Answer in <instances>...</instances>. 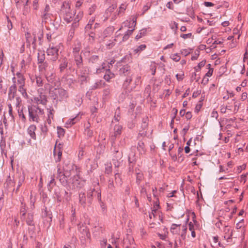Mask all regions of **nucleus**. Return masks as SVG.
Wrapping results in <instances>:
<instances>
[{"label":"nucleus","mask_w":248,"mask_h":248,"mask_svg":"<svg viewBox=\"0 0 248 248\" xmlns=\"http://www.w3.org/2000/svg\"><path fill=\"white\" fill-rule=\"evenodd\" d=\"M28 111L29 121L37 123H39L40 121V117L43 115L44 114L43 109L34 105L29 106L28 107Z\"/></svg>","instance_id":"1"},{"label":"nucleus","mask_w":248,"mask_h":248,"mask_svg":"<svg viewBox=\"0 0 248 248\" xmlns=\"http://www.w3.org/2000/svg\"><path fill=\"white\" fill-rule=\"evenodd\" d=\"M187 227L186 225L172 224L170 228V232L173 235H180L182 239L186 238Z\"/></svg>","instance_id":"2"},{"label":"nucleus","mask_w":248,"mask_h":248,"mask_svg":"<svg viewBox=\"0 0 248 248\" xmlns=\"http://www.w3.org/2000/svg\"><path fill=\"white\" fill-rule=\"evenodd\" d=\"M17 76V80L16 77L13 78V81L14 85L10 88L9 95H12V97H14L15 93L16 91V86H25V78L24 76L20 73L17 72L16 74Z\"/></svg>","instance_id":"3"},{"label":"nucleus","mask_w":248,"mask_h":248,"mask_svg":"<svg viewBox=\"0 0 248 248\" xmlns=\"http://www.w3.org/2000/svg\"><path fill=\"white\" fill-rule=\"evenodd\" d=\"M136 21L137 17L136 16H133L131 20H127L123 23L119 31H126L127 30L131 29H134V30L136 25Z\"/></svg>","instance_id":"4"},{"label":"nucleus","mask_w":248,"mask_h":248,"mask_svg":"<svg viewBox=\"0 0 248 248\" xmlns=\"http://www.w3.org/2000/svg\"><path fill=\"white\" fill-rule=\"evenodd\" d=\"M58 51L59 48L57 46L50 45L47 50V55L50 59L54 61H56L58 58Z\"/></svg>","instance_id":"5"},{"label":"nucleus","mask_w":248,"mask_h":248,"mask_svg":"<svg viewBox=\"0 0 248 248\" xmlns=\"http://www.w3.org/2000/svg\"><path fill=\"white\" fill-rule=\"evenodd\" d=\"M75 168L76 170V175H75L73 178V184L77 187H80L83 185L84 181L83 180H80V178L79 175V170H78V169L77 167L76 166H74L73 167V168Z\"/></svg>","instance_id":"6"},{"label":"nucleus","mask_w":248,"mask_h":248,"mask_svg":"<svg viewBox=\"0 0 248 248\" xmlns=\"http://www.w3.org/2000/svg\"><path fill=\"white\" fill-rule=\"evenodd\" d=\"M61 144H59L56 146L54 149L53 154L56 161H60L62 155L61 150Z\"/></svg>","instance_id":"7"},{"label":"nucleus","mask_w":248,"mask_h":248,"mask_svg":"<svg viewBox=\"0 0 248 248\" xmlns=\"http://www.w3.org/2000/svg\"><path fill=\"white\" fill-rule=\"evenodd\" d=\"M223 232L224 233V238L226 239L228 242H230V240L232 236V232L230 227L225 226L223 229Z\"/></svg>","instance_id":"8"},{"label":"nucleus","mask_w":248,"mask_h":248,"mask_svg":"<svg viewBox=\"0 0 248 248\" xmlns=\"http://www.w3.org/2000/svg\"><path fill=\"white\" fill-rule=\"evenodd\" d=\"M36 130V126L34 124H31L28 128V133L30 135L31 137L35 140L36 136L35 134V131Z\"/></svg>","instance_id":"9"},{"label":"nucleus","mask_w":248,"mask_h":248,"mask_svg":"<svg viewBox=\"0 0 248 248\" xmlns=\"http://www.w3.org/2000/svg\"><path fill=\"white\" fill-rule=\"evenodd\" d=\"M81 118V117L80 113H78L75 117L68 120L65 124L67 125V127L71 126L72 125L79 121Z\"/></svg>","instance_id":"10"},{"label":"nucleus","mask_w":248,"mask_h":248,"mask_svg":"<svg viewBox=\"0 0 248 248\" xmlns=\"http://www.w3.org/2000/svg\"><path fill=\"white\" fill-rule=\"evenodd\" d=\"M130 74V68L127 65L123 66L120 70V75L122 76H128Z\"/></svg>","instance_id":"11"},{"label":"nucleus","mask_w":248,"mask_h":248,"mask_svg":"<svg viewBox=\"0 0 248 248\" xmlns=\"http://www.w3.org/2000/svg\"><path fill=\"white\" fill-rule=\"evenodd\" d=\"M47 118L46 119L47 123L50 124H51V119L54 118V110L53 108H47Z\"/></svg>","instance_id":"12"},{"label":"nucleus","mask_w":248,"mask_h":248,"mask_svg":"<svg viewBox=\"0 0 248 248\" xmlns=\"http://www.w3.org/2000/svg\"><path fill=\"white\" fill-rule=\"evenodd\" d=\"M56 91V93L62 99L66 98L68 96L67 91L63 89H59Z\"/></svg>","instance_id":"13"},{"label":"nucleus","mask_w":248,"mask_h":248,"mask_svg":"<svg viewBox=\"0 0 248 248\" xmlns=\"http://www.w3.org/2000/svg\"><path fill=\"white\" fill-rule=\"evenodd\" d=\"M70 11H71L70 3L69 2H64L62 7L61 12L62 13H66Z\"/></svg>","instance_id":"14"},{"label":"nucleus","mask_w":248,"mask_h":248,"mask_svg":"<svg viewBox=\"0 0 248 248\" xmlns=\"http://www.w3.org/2000/svg\"><path fill=\"white\" fill-rule=\"evenodd\" d=\"M114 74L108 70L106 71V73L104 76V78L107 81H109L110 79L114 78Z\"/></svg>","instance_id":"15"},{"label":"nucleus","mask_w":248,"mask_h":248,"mask_svg":"<svg viewBox=\"0 0 248 248\" xmlns=\"http://www.w3.org/2000/svg\"><path fill=\"white\" fill-rule=\"evenodd\" d=\"M122 127L120 125H116L114 128V136L117 137V136L121 134Z\"/></svg>","instance_id":"16"},{"label":"nucleus","mask_w":248,"mask_h":248,"mask_svg":"<svg viewBox=\"0 0 248 248\" xmlns=\"http://www.w3.org/2000/svg\"><path fill=\"white\" fill-rule=\"evenodd\" d=\"M31 78L32 82H34L35 80L36 84L37 86L40 87L43 85V79L41 77H36L34 78Z\"/></svg>","instance_id":"17"},{"label":"nucleus","mask_w":248,"mask_h":248,"mask_svg":"<svg viewBox=\"0 0 248 248\" xmlns=\"http://www.w3.org/2000/svg\"><path fill=\"white\" fill-rule=\"evenodd\" d=\"M63 14L64 15L65 20L68 23L70 22L72 20L74 15L70 11L66 13H63Z\"/></svg>","instance_id":"18"},{"label":"nucleus","mask_w":248,"mask_h":248,"mask_svg":"<svg viewBox=\"0 0 248 248\" xmlns=\"http://www.w3.org/2000/svg\"><path fill=\"white\" fill-rule=\"evenodd\" d=\"M35 100L38 104H42L43 105H45L46 103V99L44 95L40 96L39 97L35 98Z\"/></svg>","instance_id":"19"},{"label":"nucleus","mask_w":248,"mask_h":248,"mask_svg":"<svg viewBox=\"0 0 248 248\" xmlns=\"http://www.w3.org/2000/svg\"><path fill=\"white\" fill-rule=\"evenodd\" d=\"M133 31H134V29H131V30H127L126 31H125V32L124 33V36L123 37L122 41L123 42L126 41L128 39L129 36L132 34Z\"/></svg>","instance_id":"20"},{"label":"nucleus","mask_w":248,"mask_h":248,"mask_svg":"<svg viewBox=\"0 0 248 248\" xmlns=\"http://www.w3.org/2000/svg\"><path fill=\"white\" fill-rule=\"evenodd\" d=\"M18 91L21 93L22 95L24 97H27L28 96L27 93L26 92V89L25 88V86H18Z\"/></svg>","instance_id":"21"},{"label":"nucleus","mask_w":248,"mask_h":248,"mask_svg":"<svg viewBox=\"0 0 248 248\" xmlns=\"http://www.w3.org/2000/svg\"><path fill=\"white\" fill-rule=\"evenodd\" d=\"M25 72V61L24 60H22L20 63V68L19 71L17 72L23 73Z\"/></svg>","instance_id":"22"},{"label":"nucleus","mask_w":248,"mask_h":248,"mask_svg":"<svg viewBox=\"0 0 248 248\" xmlns=\"http://www.w3.org/2000/svg\"><path fill=\"white\" fill-rule=\"evenodd\" d=\"M26 221L29 225H31L32 224L33 215L31 214H28Z\"/></svg>","instance_id":"23"},{"label":"nucleus","mask_w":248,"mask_h":248,"mask_svg":"<svg viewBox=\"0 0 248 248\" xmlns=\"http://www.w3.org/2000/svg\"><path fill=\"white\" fill-rule=\"evenodd\" d=\"M205 63H206V61H205V60H203L202 62H201L198 64V65L197 66H196V67H195V71L196 72H199L201 68L205 65Z\"/></svg>","instance_id":"24"},{"label":"nucleus","mask_w":248,"mask_h":248,"mask_svg":"<svg viewBox=\"0 0 248 248\" xmlns=\"http://www.w3.org/2000/svg\"><path fill=\"white\" fill-rule=\"evenodd\" d=\"M240 106V103L237 101H235L234 102V107L232 110V112L236 113Z\"/></svg>","instance_id":"25"},{"label":"nucleus","mask_w":248,"mask_h":248,"mask_svg":"<svg viewBox=\"0 0 248 248\" xmlns=\"http://www.w3.org/2000/svg\"><path fill=\"white\" fill-rule=\"evenodd\" d=\"M170 58L175 62H178L181 59L180 55L177 53L172 54L170 56Z\"/></svg>","instance_id":"26"},{"label":"nucleus","mask_w":248,"mask_h":248,"mask_svg":"<svg viewBox=\"0 0 248 248\" xmlns=\"http://www.w3.org/2000/svg\"><path fill=\"white\" fill-rule=\"evenodd\" d=\"M41 135L43 134V137L44 138L48 131L47 127L46 125L42 126L41 127Z\"/></svg>","instance_id":"27"},{"label":"nucleus","mask_w":248,"mask_h":248,"mask_svg":"<svg viewBox=\"0 0 248 248\" xmlns=\"http://www.w3.org/2000/svg\"><path fill=\"white\" fill-rule=\"evenodd\" d=\"M57 133L58 136L60 138L61 137H63L64 135V130L60 127H57Z\"/></svg>","instance_id":"28"},{"label":"nucleus","mask_w":248,"mask_h":248,"mask_svg":"<svg viewBox=\"0 0 248 248\" xmlns=\"http://www.w3.org/2000/svg\"><path fill=\"white\" fill-rule=\"evenodd\" d=\"M45 60V55L42 52L38 53V60L39 63H42Z\"/></svg>","instance_id":"29"},{"label":"nucleus","mask_w":248,"mask_h":248,"mask_svg":"<svg viewBox=\"0 0 248 248\" xmlns=\"http://www.w3.org/2000/svg\"><path fill=\"white\" fill-rule=\"evenodd\" d=\"M178 24L175 22H172L170 24V28L173 30L174 31V33H176L177 30L178 29Z\"/></svg>","instance_id":"30"},{"label":"nucleus","mask_w":248,"mask_h":248,"mask_svg":"<svg viewBox=\"0 0 248 248\" xmlns=\"http://www.w3.org/2000/svg\"><path fill=\"white\" fill-rule=\"evenodd\" d=\"M131 81L132 77L131 76H128L124 82V86H125V87H127L131 83Z\"/></svg>","instance_id":"31"},{"label":"nucleus","mask_w":248,"mask_h":248,"mask_svg":"<svg viewBox=\"0 0 248 248\" xmlns=\"http://www.w3.org/2000/svg\"><path fill=\"white\" fill-rule=\"evenodd\" d=\"M146 45H141L140 46H139L136 49L134 50V51L136 53H138L139 52H140L141 51H142L144 50L146 48Z\"/></svg>","instance_id":"32"},{"label":"nucleus","mask_w":248,"mask_h":248,"mask_svg":"<svg viewBox=\"0 0 248 248\" xmlns=\"http://www.w3.org/2000/svg\"><path fill=\"white\" fill-rule=\"evenodd\" d=\"M207 66L208 67V69H209V70L207 72V73L206 74V76L208 77H210L211 76H212V74H213V68H211L210 66H211V64H208Z\"/></svg>","instance_id":"33"},{"label":"nucleus","mask_w":248,"mask_h":248,"mask_svg":"<svg viewBox=\"0 0 248 248\" xmlns=\"http://www.w3.org/2000/svg\"><path fill=\"white\" fill-rule=\"evenodd\" d=\"M106 172L109 174L111 172L112 168L111 165L110 163H107L106 164Z\"/></svg>","instance_id":"34"},{"label":"nucleus","mask_w":248,"mask_h":248,"mask_svg":"<svg viewBox=\"0 0 248 248\" xmlns=\"http://www.w3.org/2000/svg\"><path fill=\"white\" fill-rule=\"evenodd\" d=\"M191 36L192 34L191 33H189L187 34H182L180 35V37L184 39H189L191 37Z\"/></svg>","instance_id":"35"},{"label":"nucleus","mask_w":248,"mask_h":248,"mask_svg":"<svg viewBox=\"0 0 248 248\" xmlns=\"http://www.w3.org/2000/svg\"><path fill=\"white\" fill-rule=\"evenodd\" d=\"M202 104L201 101H200L195 107V111L196 112H198L201 109L202 107Z\"/></svg>","instance_id":"36"},{"label":"nucleus","mask_w":248,"mask_h":248,"mask_svg":"<svg viewBox=\"0 0 248 248\" xmlns=\"http://www.w3.org/2000/svg\"><path fill=\"white\" fill-rule=\"evenodd\" d=\"M18 115L23 122H25L26 121V117H25V115L23 114L22 111H18Z\"/></svg>","instance_id":"37"},{"label":"nucleus","mask_w":248,"mask_h":248,"mask_svg":"<svg viewBox=\"0 0 248 248\" xmlns=\"http://www.w3.org/2000/svg\"><path fill=\"white\" fill-rule=\"evenodd\" d=\"M184 73H181V74H177L176 75V77L177 78V79L178 80V81H181L182 80L183 78H184Z\"/></svg>","instance_id":"38"},{"label":"nucleus","mask_w":248,"mask_h":248,"mask_svg":"<svg viewBox=\"0 0 248 248\" xmlns=\"http://www.w3.org/2000/svg\"><path fill=\"white\" fill-rule=\"evenodd\" d=\"M166 6L167 8L171 10H173L174 9V6L172 2L171 1L168 2L166 4Z\"/></svg>","instance_id":"39"},{"label":"nucleus","mask_w":248,"mask_h":248,"mask_svg":"<svg viewBox=\"0 0 248 248\" xmlns=\"http://www.w3.org/2000/svg\"><path fill=\"white\" fill-rule=\"evenodd\" d=\"M186 118L187 120H189L192 118V115L191 112L188 111L186 113Z\"/></svg>","instance_id":"40"},{"label":"nucleus","mask_w":248,"mask_h":248,"mask_svg":"<svg viewBox=\"0 0 248 248\" xmlns=\"http://www.w3.org/2000/svg\"><path fill=\"white\" fill-rule=\"evenodd\" d=\"M204 5L206 7H211L214 6V4L213 3L208 1H205L204 2Z\"/></svg>","instance_id":"41"},{"label":"nucleus","mask_w":248,"mask_h":248,"mask_svg":"<svg viewBox=\"0 0 248 248\" xmlns=\"http://www.w3.org/2000/svg\"><path fill=\"white\" fill-rule=\"evenodd\" d=\"M25 211L26 209L25 207L22 206L21 211H20V214L21 215V218H22V217L25 216Z\"/></svg>","instance_id":"42"},{"label":"nucleus","mask_w":248,"mask_h":248,"mask_svg":"<svg viewBox=\"0 0 248 248\" xmlns=\"http://www.w3.org/2000/svg\"><path fill=\"white\" fill-rule=\"evenodd\" d=\"M67 66V63L64 62L60 65V68L61 71H62Z\"/></svg>","instance_id":"43"},{"label":"nucleus","mask_w":248,"mask_h":248,"mask_svg":"<svg viewBox=\"0 0 248 248\" xmlns=\"http://www.w3.org/2000/svg\"><path fill=\"white\" fill-rule=\"evenodd\" d=\"M211 116L213 118H217V117H218V114L217 111L213 110L211 113Z\"/></svg>","instance_id":"44"},{"label":"nucleus","mask_w":248,"mask_h":248,"mask_svg":"<svg viewBox=\"0 0 248 248\" xmlns=\"http://www.w3.org/2000/svg\"><path fill=\"white\" fill-rule=\"evenodd\" d=\"M140 80H141L140 77V76L137 77L135 79V81L136 85H138L140 82V81H141Z\"/></svg>","instance_id":"45"},{"label":"nucleus","mask_w":248,"mask_h":248,"mask_svg":"<svg viewBox=\"0 0 248 248\" xmlns=\"http://www.w3.org/2000/svg\"><path fill=\"white\" fill-rule=\"evenodd\" d=\"M247 96H248V94L246 92L243 93L241 95V99L243 100H245L247 98Z\"/></svg>","instance_id":"46"},{"label":"nucleus","mask_w":248,"mask_h":248,"mask_svg":"<svg viewBox=\"0 0 248 248\" xmlns=\"http://www.w3.org/2000/svg\"><path fill=\"white\" fill-rule=\"evenodd\" d=\"M169 154L171 156V158L173 161H176L177 157L175 155H173L171 152H170Z\"/></svg>","instance_id":"47"},{"label":"nucleus","mask_w":248,"mask_h":248,"mask_svg":"<svg viewBox=\"0 0 248 248\" xmlns=\"http://www.w3.org/2000/svg\"><path fill=\"white\" fill-rule=\"evenodd\" d=\"M8 111H9V114H10V115L11 116H12V105L9 104L8 105Z\"/></svg>","instance_id":"48"},{"label":"nucleus","mask_w":248,"mask_h":248,"mask_svg":"<svg viewBox=\"0 0 248 248\" xmlns=\"http://www.w3.org/2000/svg\"><path fill=\"white\" fill-rule=\"evenodd\" d=\"M189 230L190 231H192L194 230V225L192 222H190L188 223Z\"/></svg>","instance_id":"49"},{"label":"nucleus","mask_w":248,"mask_h":248,"mask_svg":"<svg viewBox=\"0 0 248 248\" xmlns=\"http://www.w3.org/2000/svg\"><path fill=\"white\" fill-rule=\"evenodd\" d=\"M82 3V2L80 0H78L76 2V7L77 8H79L81 6Z\"/></svg>","instance_id":"50"},{"label":"nucleus","mask_w":248,"mask_h":248,"mask_svg":"<svg viewBox=\"0 0 248 248\" xmlns=\"http://www.w3.org/2000/svg\"><path fill=\"white\" fill-rule=\"evenodd\" d=\"M185 152L186 154L189 153V152H190V148H189V146H186L185 147Z\"/></svg>","instance_id":"51"},{"label":"nucleus","mask_w":248,"mask_h":248,"mask_svg":"<svg viewBox=\"0 0 248 248\" xmlns=\"http://www.w3.org/2000/svg\"><path fill=\"white\" fill-rule=\"evenodd\" d=\"M173 46V43H171V44H169L167 46H166L165 47H164V49H168V48H171L172 47V46Z\"/></svg>","instance_id":"52"},{"label":"nucleus","mask_w":248,"mask_h":248,"mask_svg":"<svg viewBox=\"0 0 248 248\" xmlns=\"http://www.w3.org/2000/svg\"><path fill=\"white\" fill-rule=\"evenodd\" d=\"M85 132H87V135H88L90 137L92 136V134H93L92 131H90L89 129H86Z\"/></svg>","instance_id":"53"},{"label":"nucleus","mask_w":248,"mask_h":248,"mask_svg":"<svg viewBox=\"0 0 248 248\" xmlns=\"http://www.w3.org/2000/svg\"><path fill=\"white\" fill-rule=\"evenodd\" d=\"M180 31L182 32L186 31V28L185 26H182L180 28Z\"/></svg>","instance_id":"54"},{"label":"nucleus","mask_w":248,"mask_h":248,"mask_svg":"<svg viewBox=\"0 0 248 248\" xmlns=\"http://www.w3.org/2000/svg\"><path fill=\"white\" fill-rule=\"evenodd\" d=\"M142 36V35H141V33H139L136 36V39L138 40Z\"/></svg>","instance_id":"55"},{"label":"nucleus","mask_w":248,"mask_h":248,"mask_svg":"<svg viewBox=\"0 0 248 248\" xmlns=\"http://www.w3.org/2000/svg\"><path fill=\"white\" fill-rule=\"evenodd\" d=\"M222 25L224 27H226L229 25V22L228 21H224L222 23Z\"/></svg>","instance_id":"56"},{"label":"nucleus","mask_w":248,"mask_h":248,"mask_svg":"<svg viewBox=\"0 0 248 248\" xmlns=\"http://www.w3.org/2000/svg\"><path fill=\"white\" fill-rule=\"evenodd\" d=\"M186 112H185V110H181L180 111V114L181 116H184V115H186Z\"/></svg>","instance_id":"57"},{"label":"nucleus","mask_w":248,"mask_h":248,"mask_svg":"<svg viewBox=\"0 0 248 248\" xmlns=\"http://www.w3.org/2000/svg\"><path fill=\"white\" fill-rule=\"evenodd\" d=\"M226 108L228 109V110H231L232 111V110H233V108H232V106H229V105H227L226 107Z\"/></svg>","instance_id":"58"},{"label":"nucleus","mask_w":248,"mask_h":248,"mask_svg":"<svg viewBox=\"0 0 248 248\" xmlns=\"http://www.w3.org/2000/svg\"><path fill=\"white\" fill-rule=\"evenodd\" d=\"M57 173H58V174H61L62 176H64V174H63V173L62 171V170L60 169H58Z\"/></svg>","instance_id":"59"},{"label":"nucleus","mask_w":248,"mask_h":248,"mask_svg":"<svg viewBox=\"0 0 248 248\" xmlns=\"http://www.w3.org/2000/svg\"><path fill=\"white\" fill-rule=\"evenodd\" d=\"M175 192V191H173L172 192H171V193H170L169 194H168V197L170 198V197H172L173 196V195H174V193Z\"/></svg>","instance_id":"60"},{"label":"nucleus","mask_w":248,"mask_h":248,"mask_svg":"<svg viewBox=\"0 0 248 248\" xmlns=\"http://www.w3.org/2000/svg\"><path fill=\"white\" fill-rule=\"evenodd\" d=\"M191 231V236L194 238L196 237V233L194 231V230Z\"/></svg>","instance_id":"61"},{"label":"nucleus","mask_w":248,"mask_h":248,"mask_svg":"<svg viewBox=\"0 0 248 248\" xmlns=\"http://www.w3.org/2000/svg\"><path fill=\"white\" fill-rule=\"evenodd\" d=\"M180 63L182 65H184L186 64V61L185 60H182L181 62H180Z\"/></svg>","instance_id":"62"},{"label":"nucleus","mask_w":248,"mask_h":248,"mask_svg":"<svg viewBox=\"0 0 248 248\" xmlns=\"http://www.w3.org/2000/svg\"><path fill=\"white\" fill-rule=\"evenodd\" d=\"M227 108H226L225 107H222L221 108V112L222 113H225L226 112V110Z\"/></svg>","instance_id":"63"},{"label":"nucleus","mask_w":248,"mask_h":248,"mask_svg":"<svg viewBox=\"0 0 248 248\" xmlns=\"http://www.w3.org/2000/svg\"><path fill=\"white\" fill-rule=\"evenodd\" d=\"M36 248H42V244L39 243H38L36 246Z\"/></svg>","instance_id":"64"}]
</instances>
